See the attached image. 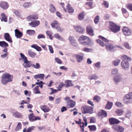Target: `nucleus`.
I'll list each match as a JSON object with an SVG mask.
<instances>
[{
    "instance_id": "nucleus-28",
    "label": "nucleus",
    "mask_w": 132,
    "mask_h": 132,
    "mask_svg": "<svg viewBox=\"0 0 132 132\" xmlns=\"http://www.w3.org/2000/svg\"><path fill=\"white\" fill-rule=\"evenodd\" d=\"M49 6V11L51 12L54 13L56 12V9L55 7L52 4H50Z\"/></svg>"
},
{
    "instance_id": "nucleus-41",
    "label": "nucleus",
    "mask_w": 132,
    "mask_h": 132,
    "mask_svg": "<svg viewBox=\"0 0 132 132\" xmlns=\"http://www.w3.org/2000/svg\"><path fill=\"white\" fill-rule=\"evenodd\" d=\"M21 128L22 125L21 123L20 122H18V124L15 128V130L16 131H18L20 130Z\"/></svg>"
},
{
    "instance_id": "nucleus-5",
    "label": "nucleus",
    "mask_w": 132,
    "mask_h": 132,
    "mask_svg": "<svg viewBox=\"0 0 132 132\" xmlns=\"http://www.w3.org/2000/svg\"><path fill=\"white\" fill-rule=\"evenodd\" d=\"M98 37L99 38L102 40L103 41L98 39L96 40V41L102 47L106 46V44H108L109 43V41L108 40L101 36H99Z\"/></svg>"
},
{
    "instance_id": "nucleus-6",
    "label": "nucleus",
    "mask_w": 132,
    "mask_h": 132,
    "mask_svg": "<svg viewBox=\"0 0 132 132\" xmlns=\"http://www.w3.org/2000/svg\"><path fill=\"white\" fill-rule=\"evenodd\" d=\"M123 101L125 104H129L132 103V92H129L124 96Z\"/></svg>"
},
{
    "instance_id": "nucleus-55",
    "label": "nucleus",
    "mask_w": 132,
    "mask_h": 132,
    "mask_svg": "<svg viewBox=\"0 0 132 132\" xmlns=\"http://www.w3.org/2000/svg\"><path fill=\"white\" fill-rule=\"evenodd\" d=\"M103 3L102 4L104 5L106 8H108L109 6V3L108 2L105 1H103Z\"/></svg>"
},
{
    "instance_id": "nucleus-9",
    "label": "nucleus",
    "mask_w": 132,
    "mask_h": 132,
    "mask_svg": "<svg viewBox=\"0 0 132 132\" xmlns=\"http://www.w3.org/2000/svg\"><path fill=\"white\" fill-rule=\"evenodd\" d=\"M122 31L123 34L126 36H130L132 34L131 29L126 27H124L122 28Z\"/></svg>"
},
{
    "instance_id": "nucleus-18",
    "label": "nucleus",
    "mask_w": 132,
    "mask_h": 132,
    "mask_svg": "<svg viewBox=\"0 0 132 132\" xmlns=\"http://www.w3.org/2000/svg\"><path fill=\"white\" fill-rule=\"evenodd\" d=\"M4 37L5 39L8 42L11 43H12L11 37L8 33H5L4 34Z\"/></svg>"
},
{
    "instance_id": "nucleus-43",
    "label": "nucleus",
    "mask_w": 132,
    "mask_h": 132,
    "mask_svg": "<svg viewBox=\"0 0 132 132\" xmlns=\"http://www.w3.org/2000/svg\"><path fill=\"white\" fill-rule=\"evenodd\" d=\"M13 116L16 118H20L22 117L21 114L18 112H16L14 113Z\"/></svg>"
},
{
    "instance_id": "nucleus-35",
    "label": "nucleus",
    "mask_w": 132,
    "mask_h": 132,
    "mask_svg": "<svg viewBox=\"0 0 132 132\" xmlns=\"http://www.w3.org/2000/svg\"><path fill=\"white\" fill-rule=\"evenodd\" d=\"M33 93L35 94H39L40 92L39 90V86H36L33 89Z\"/></svg>"
},
{
    "instance_id": "nucleus-38",
    "label": "nucleus",
    "mask_w": 132,
    "mask_h": 132,
    "mask_svg": "<svg viewBox=\"0 0 132 132\" xmlns=\"http://www.w3.org/2000/svg\"><path fill=\"white\" fill-rule=\"evenodd\" d=\"M27 34L30 36L34 35L35 33V32L34 30H28L26 31Z\"/></svg>"
},
{
    "instance_id": "nucleus-58",
    "label": "nucleus",
    "mask_w": 132,
    "mask_h": 132,
    "mask_svg": "<svg viewBox=\"0 0 132 132\" xmlns=\"http://www.w3.org/2000/svg\"><path fill=\"white\" fill-rule=\"evenodd\" d=\"M50 89H51L52 90V92L50 93V94L51 95H52V94H54L55 93H56L58 91H59L58 89H54L52 88H50Z\"/></svg>"
},
{
    "instance_id": "nucleus-23",
    "label": "nucleus",
    "mask_w": 132,
    "mask_h": 132,
    "mask_svg": "<svg viewBox=\"0 0 132 132\" xmlns=\"http://www.w3.org/2000/svg\"><path fill=\"white\" fill-rule=\"evenodd\" d=\"M15 35L17 38H21L23 34L18 29H16L15 30Z\"/></svg>"
},
{
    "instance_id": "nucleus-63",
    "label": "nucleus",
    "mask_w": 132,
    "mask_h": 132,
    "mask_svg": "<svg viewBox=\"0 0 132 132\" xmlns=\"http://www.w3.org/2000/svg\"><path fill=\"white\" fill-rule=\"evenodd\" d=\"M45 36L43 34L39 35L37 36V38L38 39H40L42 38H45Z\"/></svg>"
},
{
    "instance_id": "nucleus-11",
    "label": "nucleus",
    "mask_w": 132,
    "mask_h": 132,
    "mask_svg": "<svg viewBox=\"0 0 132 132\" xmlns=\"http://www.w3.org/2000/svg\"><path fill=\"white\" fill-rule=\"evenodd\" d=\"M38 19V16L36 14L30 15L27 18V19L28 21H34V20H36Z\"/></svg>"
},
{
    "instance_id": "nucleus-27",
    "label": "nucleus",
    "mask_w": 132,
    "mask_h": 132,
    "mask_svg": "<svg viewBox=\"0 0 132 132\" xmlns=\"http://www.w3.org/2000/svg\"><path fill=\"white\" fill-rule=\"evenodd\" d=\"M65 87H67L73 86V85L72 82V81L71 80H66L65 81Z\"/></svg>"
},
{
    "instance_id": "nucleus-8",
    "label": "nucleus",
    "mask_w": 132,
    "mask_h": 132,
    "mask_svg": "<svg viewBox=\"0 0 132 132\" xmlns=\"http://www.w3.org/2000/svg\"><path fill=\"white\" fill-rule=\"evenodd\" d=\"M89 40L88 37L86 36L82 35L79 38L78 41L80 44L85 45H88L87 42Z\"/></svg>"
},
{
    "instance_id": "nucleus-64",
    "label": "nucleus",
    "mask_w": 132,
    "mask_h": 132,
    "mask_svg": "<svg viewBox=\"0 0 132 132\" xmlns=\"http://www.w3.org/2000/svg\"><path fill=\"white\" fill-rule=\"evenodd\" d=\"M96 122V119L95 118L92 117L90 119V123H95Z\"/></svg>"
},
{
    "instance_id": "nucleus-15",
    "label": "nucleus",
    "mask_w": 132,
    "mask_h": 132,
    "mask_svg": "<svg viewBox=\"0 0 132 132\" xmlns=\"http://www.w3.org/2000/svg\"><path fill=\"white\" fill-rule=\"evenodd\" d=\"M66 12H68L70 13H73L74 12V10L73 9L71 5L69 3H68L66 6Z\"/></svg>"
},
{
    "instance_id": "nucleus-14",
    "label": "nucleus",
    "mask_w": 132,
    "mask_h": 132,
    "mask_svg": "<svg viewBox=\"0 0 132 132\" xmlns=\"http://www.w3.org/2000/svg\"><path fill=\"white\" fill-rule=\"evenodd\" d=\"M109 122L110 124L112 125H117L119 123L120 121L115 118H111L109 119Z\"/></svg>"
},
{
    "instance_id": "nucleus-36",
    "label": "nucleus",
    "mask_w": 132,
    "mask_h": 132,
    "mask_svg": "<svg viewBox=\"0 0 132 132\" xmlns=\"http://www.w3.org/2000/svg\"><path fill=\"white\" fill-rule=\"evenodd\" d=\"M113 103L108 101L106 105L105 108L108 109H110L112 108L113 105Z\"/></svg>"
},
{
    "instance_id": "nucleus-34",
    "label": "nucleus",
    "mask_w": 132,
    "mask_h": 132,
    "mask_svg": "<svg viewBox=\"0 0 132 132\" xmlns=\"http://www.w3.org/2000/svg\"><path fill=\"white\" fill-rule=\"evenodd\" d=\"M31 47L35 49L38 51H40L42 50L41 48L37 44H34L31 46Z\"/></svg>"
},
{
    "instance_id": "nucleus-53",
    "label": "nucleus",
    "mask_w": 132,
    "mask_h": 132,
    "mask_svg": "<svg viewBox=\"0 0 132 132\" xmlns=\"http://www.w3.org/2000/svg\"><path fill=\"white\" fill-rule=\"evenodd\" d=\"M32 67L36 69H38L40 68V66L39 63H37L35 64H33Z\"/></svg>"
},
{
    "instance_id": "nucleus-52",
    "label": "nucleus",
    "mask_w": 132,
    "mask_h": 132,
    "mask_svg": "<svg viewBox=\"0 0 132 132\" xmlns=\"http://www.w3.org/2000/svg\"><path fill=\"white\" fill-rule=\"evenodd\" d=\"M65 85L63 82H61L58 87L57 88L58 90L59 91L61 90L62 88Z\"/></svg>"
},
{
    "instance_id": "nucleus-47",
    "label": "nucleus",
    "mask_w": 132,
    "mask_h": 132,
    "mask_svg": "<svg viewBox=\"0 0 132 132\" xmlns=\"http://www.w3.org/2000/svg\"><path fill=\"white\" fill-rule=\"evenodd\" d=\"M126 7L129 10L132 11V4H127L126 5Z\"/></svg>"
},
{
    "instance_id": "nucleus-49",
    "label": "nucleus",
    "mask_w": 132,
    "mask_h": 132,
    "mask_svg": "<svg viewBox=\"0 0 132 132\" xmlns=\"http://www.w3.org/2000/svg\"><path fill=\"white\" fill-rule=\"evenodd\" d=\"M120 60L118 59H117L116 60L113 61L112 62L113 64L115 66H117L120 62Z\"/></svg>"
},
{
    "instance_id": "nucleus-13",
    "label": "nucleus",
    "mask_w": 132,
    "mask_h": 132,
    "mask_svg": "<svg viewBox=\"0 0 132 132\" xmlns=\"http://www.w3.org/2000/svg\"><path fill=\"white\" fill-rule=\"evenodd\" d=\"M112 128L117 132H123L124 130L123 127L119 125H114L112 126Z\"/></svg>"
},
{
    "instance_id": "nucleus-17",
    "label": "nucleus",
    "mask_w": 132,
    "mask_h": 132,
    "mask_svg": "<svg viewBox=\"0 0 132 132\" xmlns=\"http://www.w3.org/2000/svg\"><path fill=\"white\" fill-rule=\"evenodd\" d=\"M51 25L53 28H56L59 25H60V24L58 21L54 20L51 23Z\"/></svg>"
},
{
    "instance_id": "nucleus-24",
    "label": "nucleus",
    "mask_w": 132,
    "mask_h": 132,
    "mask_svg": "<svg viewBox=\"0 0 132 132\" xmlns=\"http://www.w3.org/2000/svg\"><path fill=\"white\" fill-rule=\"evenodd\" d=\"M75 29L79 32L82 33L85 31L84 28H82L80 26H74Z\"/></svg>"
},
{
    "instance_id": "nucleus-60",
    "label": "nucleus",
    "mask_w": 132,
    "mask_h": 132,
    "mask_svg": "<svg viewBox=\"0 0 132 132\" xmlns=\"http://www.w3.org/2000/svg\"><path fill=\"white\" fill-rule=\"evenodd\" d=\"M55 60L56 62L59 64H61L62 63V62L60 59L58 57L55 58Z\"/></svg>"
},
{
    "instance_id": "nucleus-10",
    "label": "nucleus",
    "mask_w": 132,
    "mask_h": 132,
    "mask_svg": "<svg viewBox=\"0 0 132 132\" xmlns=\"http://www.w3.org/2000/svg\"><path fill=\"white\" fill-rule=\"evenodd\" d=\"M86 32L89 36H93L94 35V31L92 26L88 25L86 27Z\"/></svg>"
},
{
    "instance_id": "nucleus-37",
    "label": "nucleus",
    "mask_w": 132,
    "mask_h": 132,
    "mask_svg": "<svg viewBox=\"0 0 132 132\" xmlns=\"http://www.w3.org/2000/svg\"><path fill=\"white\" fill-rule=\"evenodd\" d=\"M20 55L21 58L23 60L24 62V63H27V57L22 53H20Z\"/></svg>"
},
{
    "instance_id": "nucleus-61",
    "label": "nucleus",
    "mask_w": 132,
    "mask_h": 132,
    "mask_svg": "<svg viewBox=\"0 0 132 132\" xmlns=\"http://www.w3.org/2000/svg\"><path fill=\"white\" fill-rule=\"evenodd\" d=\"M127 113L126 114L125 117L126 118H129L131 115V112L130 111H128Z\"/></svg>"
},
{
    "instance_id": "nucleus-3",
    "label": "nucleus",
    "mask_w": 132,
    "mask_h": 132,
    "mask_svg": "<svg viewBox=\"0 0 132 132\" xmlns=\"http://www.w3.org/2000/svg\"><path fill=\"white\" fill-rule=\"evenodd\" d=\"M109 28L112 32L116 33L118 32L120 30V27L112 22H109Z\"/></svg>"
},
{
    "instance_id": "nucleus-57",
    "label": "nucleus",
    "mask_w": 132,
    "mask_h": 132,
    "mask_svg": "<svg viewBox=\"0 0 132 132\" xmlns=\"http://www.w3.org/2000/svg\"><path fill=\"white\" fill-rule=\"evenodd\" d=\"M118 73V69L116 68L113 69L111 73L112 75L117 74Z\"/></svg>"
},
{
    "instance_id": "nucleus-33",
    "label": "nucleus",
    "mask_w": 132,
    "mask_h": 132,
    "mask_svg": "<svg viewBox=\"0 0 132 132\" xmlns=\"http://www.w3.org/2000/svg\"><path fill=\"white\" fill-rule=\"evenodd\" d=\"M28 54L32 58H34L36 55V53L32 52L31 50H28Z\"/></svg>"
},
{
    "instance_id": "nucleus-44",
    "label": "nucleus",
    "mask_w": 132,
    "mask_h": 132,
    "mask_svg": "<svg viewBox=\"0 0 132 132\" xmlns=\"http://www.w3.org/2000/svg\"><path fill=\"white\" fill-rule=\"evenodd\" d=\"M60 25H59L56 28L57 31L60 32H61L63 31L64 30V28L60 26Z\"/></svg>"
},
{
    "instance_id": "nucleus-29",
    "label": "nucleus",
    "mask_w": 132,
    "mask_h": 132,
    "mask_svg": "<svg viewBox=\"0 0 132 132\" xmlns=\"http://www.w3.org/2000/svg\"><path fill=\"white\" fill-rule=\"evenodd\" d=\"M85 16V12H84L80 13L78 15V19L80 21L84 20Z\"/></svg>"
},
{
    "instance_id": "nucleus-51",
    "label": "nucleus",
    "mask_w": 132,
    "mask_h": 132,
    "mask_svg": "<svg viewBox=\"0 0 132 132\" xmlns=\"http://www.w3.org/2000/svg\"><path fill=\"white\" fill-rule=\"evenodd\" d=\"M98 78V76L96 74H94L92 76H89V80H92L93 79H96Z\"/></svg>"
},
{
    "instance_id": "nucleus-7",
    "label": "nucleus",
    "mask_w": 132,
    "mask_h": 132,
    "mask_svg": "<svg viewBox=\"0 0 132 132\" xmlns=\"http://www.w3.org/2000/svg\"><path fill=\"white\" fill-rule=\"evenodd\" d=\"M81 110L84 114L92 113L93 112V108L88 106L84 105L81 107Z\"/></svg>"
},
{
    "instance_id": "nucleus-21",
    "label": "nucleus",
    "mask_w": 132,
    "mask_h": 132,
    "mask_svg": "<svg viewBox=\"0 0 132 132\" xmlns=\"http://www.w3.org/2000/svg\"><path fill=\"white\" fill-rule=\"evenodd\" d=\"M123 79V76L120 75L116 76L114 78V80L116 82H118L122 80Z\"/></svg>"
},
{
    "instance_id": "nucleus-59",
    "label": "nucleus",
    "mask_w": 132,
    "mask_h": 132,
    "mask_svg": "<svg viewBox=\"0 0 132 132\" xmlns=\"http://www.w3.org/2000/svg\"><path fill=\"white\" fill-rule=\"evenodd\" d=\"M35 84L39 85L38 86L39 87H40V88H42L43 87V82L42 81H41L39 82H37L35 83Z\"/></svg>"
},
{
    "instance_id": "nucleus-48",
    "label": "nucleus",
    "mask_w": 132,
    "mask_h": 132,
    "mask_svg": "<svg viewBox=\"0 0 132 132\" xmlns=\"http://www.w3.org/2000/svg\"><path fill=\"white\" fill-rule=\"evenodd\" d=\"M34 117L33 113L30 114L28 115L29 119L31 121H33Z\"/></svg>"
},
{
    "instance_id": "nucleus-1",
    "label": "nucleus",
    "mask_w": 132,
    "mask_h": 132,
    "mask_svg": "<svg viewBox=\"0 0 132 132\" xmlns=\"http://www.w3.org/2000/svg\"><path fill=\"white\" fill-rule=\"evenodd\" d=\"M13 79V75L8 73H5L2 75L1 78V81L3 84L6 85L7 83L12 82Z\"/></svg>"
},
{
    "instance_id": "nucleus-4",
    "label": "nucleus",
    "mask_w": 132,
    "mask_h": 132,
    "mask_svg": "<svg viewBox=\"0 0 132 132\" xmlns=\"http://www.w3.org/2000/svg\"><path fill=\"white\" fill-rule=\"evenodd\" d=\"M64 99L66 101V107L68 108H74L76 105V102L70 99L69 97H66Z\"/></svg>"
},
{
    "instance_id": "nucleus-25",
    "label": "nucleus",
    "mask_w": 132,
    "mask_h": 132,
    "mask_svg": "<svg viewBox=\"0 0 132 132\" xmlns=\"http://www.w3.org/2000/svg\"><path fill=\"white\" fill-rule=\"evenodd\" d=\"M77 59V61L78 62H80L83 60V56L80 54H76L75 55Z\"/></svg>"
},
{
    "instance_id": "nucleus-62",
    "label": "nucleus",
    "mask_w": 132,
    "mask_h": 132,
    "mask_svg": "<svg viewBox=\"0 0 132 132\" xmlns=\"http://www.w3.org/2000/svg\"><path fill=\"white\" fill-rule=\"evenodd\" d=\"M86 4L88 5L90 8H92L93 6V3L92 2H87Z\"/></svg>"
},
{
    "instance_id": "nucleus-26",
    "label": "nucleus",
    "mask_w": 132,
    "mask_h": 132,
    "mask_svg": "<svg viewBox=\"0 0 132 132\" xmlns=\"http://www.w3.org/2000/svg\"><path fill=\"white\" fill-rule=\"evenodd\" d=\"M35 127L34 126H31L29 127L27 129L26 128H24L23 130V132H31L34 130Z\"/></svg>"
},
{
    "instance_id": "nucleus-42",
    "label": "nucleus",
    "mask_w": 132,
    "mask_h": 132,
    "mask_svg": "<svg viewBox=\"0 0 132 132\" xmlns=\"http://www.w3.org/2000/svg\"><path fill=\"white\" fill-rule=\"evenodd\" d=\"M115 112L118 115L120 116L123 113V111L122 109H117L116 111Z\"/></svg>"
},
{
    "instance_id": "nucleus-30",
    "label": "nucleus",
    "mask_w": 132,
    "mask_h": 132,
    "mask_svg": "<svg viewBox=\"0 0 132 132\" xmlns=\"http://www.w3.org/2000/svg\"><path fill=\"white\" fill-rule=\"evenodd\" d=\"M40 108L44 112H48L50 111L49 107L45 105L42 106Z\"/></svg>"
},
{
    "instance_id": "nucleus-56",
    "label": "nucleus",
    "mask_w": 132,
    "mask_h": 132,
    "mask_svg": "<svg viewBox=\"0 0 132 132\" xmlns=\"http://www.w3.org/2000/svg\"><path fill=\"white\" fill-rule=\"evenodd\" d=\"M31 4V3H30L26 2L24 3L23 4V6L25 8H27Z\"/></svg>"
},
{
    "instance_id": "nucleus-40",
    "label": "nucleus",
    "mask_w": 132,
    "mask_h": 132,
    "mask_svg": "<svg viewBox=\"0 0 132 132\" xmlns=\"http://www.w3.org/2000/svg\"><path fill=\"white\" fill-rule=\"evenodd\" d=\"M44 74H40L36 75L34 76V78L36 79H37V78H39L41 79H43L44 78Z\"/></svg>"
},
{
    "instance_id": "nucleus-45",
    "label": "nucleus",
    "mask_w": 132,
    "mask_h": 132,
    "mask_svg": "<svg viewBox=\"0 0 132 132\" xmlns=\"http://www.w3.org/2000/svg\"><path fill=\"white\" fill-rule=\"evenodd\" d=\"M55 37L60 40H63V38L58 33H56L54 35Z\"/></svg>"
},
{
    "instance_id": "nucleus-16",
    "label": "nucleus",
    "mask_w": 132,
    "mask_h": 132,
    "mask_svg": "<svg viewBox=\"0 0 132 132\" xmlns=\"http://www.w3.org/2000/svg\"><path fill=\"white\" fill-rule=\"evenodd\" d=\"M40 23L39 21L35 20L32 21L31 22L29 23V25L32 27H36L38 26Z\"/></svg>"
},
{
    "instance_id": "nucleus-2",
    "label": "nucleus",
    "mask_w": 132,
    "mask_h": 132,
    "mask_svg": "<svg viewBox=\"0 0 132 132\" xmlns=\"http://www.w3.org/2000/svg\"><path fill=\"white\" fill-rule=\"evenodd\" d=\"M121 59L123 61L121 63V66L125 70H127L129 66V63L128 61H126V60L131 61L132 60L131 58L129 56L125 55L121 56Z\"/></svg>"
},
{
    "instance_id": "nucleus-46",
    "label": "nucleus",
    "mask_w": 132,
    "mask_h": 132,
    "mask_svg": "<svg viewBox=\"0 0 132 132\" xmlns=\"http://www.w3.org/2000/svg\"><path fill=\"white\" fill-rule=\"evenodd\" d=\"M47 35L49 36L50 39H53V37L52 36V32L48 30L46 32Z\"/></svg>"
},
{
    "instance_id": "nucleus-20",
    "label": "nucleus",
    "mask_w": 132,
    "mask_h": 132,
    "mask_svg": "<svg viewBox=\"0 0 132 132\" xmlns=\"http://www.w3.org/2000/svg\"><path fill=\"white\" fill-rule=\"evenodd\" d=\"M68 39L71 45L75 46L77 45V43L76 41L74 39L73 37L70 36Z\"/></svg>"
},
{
    "instance_id": "nucleus-22",
    "label": "nucleus",
    "mask_w": 132,
    "mask_h": 132,
    "mask_svg": "<svg viewBox=\"0 0 132 132\" xmlns=\"http://www.w3.org/2000/svg\"><path fill=\"white\" fill-rule=\"evenodd\" d=\"M98 115L99 117H106L107 116V113L105 111L102 110L98 112Z\"/></svg>"
},
{
    "instance_id": "nucleus-54",
    "label": "nucleus",
    "mask_w": 132,
    "mask_h": 132,
    "mask_svg": "<svg viewBox=\"0 0 132 132\" xmlns=\"http://www.w3.org/2000/svg\"><path fill=\"white\" fill-rule=\"evenodd\" d=\"M99 16L98 15L96 16L94 19V22L95 24L97 23L99 21Z\"/></svg>"
},
{
    "instance_id": "nucleus-50",
    "label": "nucleus",
    "mask_w": 132,
    "mask_h": 132,
    "mask_svg": "<svg viewBox=\"0 0 132 132\" xmlns=\"http://www.w3.org/2000/svg\"><path fill=\"white\" fill-rule=\"evenodd\" d=\"M30 62H29L27 60V63H26L25 67L29 68L31 67H32L33 64L31 63Z\"/></svg>"
},
{
    "instance_id": "nucleus-39",
    "label": "nucleus",
    "mask_w": 132,
    "mask_h": 132,
    "mask_svg": "<svg viewBox=\"0 0 132 132\" xmlns=\"http://www.w3.org/2000/svg\"><path fill=\"white\" fill-rule=\"evenodd\" d=\"M89 130L91 131H95L96 130V128L95 125H89L88 126Z\"/></svg>"
},
{
    "instance_id": "nucleus-19",
    "label": "nucleus",
    "mask_w": 132,
    "mask_h": 132,
    "mask_svg": "<svg viewBox=\"0 0 132 132\" xmlns=\"http://www.w3.org/2000/svg\"><path fill=\"white\" fill-rule=\"evenodd\" d=\"M0 6L4 10L7 9L9 7L7 3L5 2H1L0 3Z\"/></svg>"
},
{
    "instance_id": "nucleus-12",
    "label": "nucleus",
    "mask_w": 132,
    "mask_h": 132,
    "mask_svg": "<svg viewBox=\"0 0 132 132\" xmlns=\"http://www.w3.org/2000/svg\"><path fill=\"white\" fill-rule=\"evenodd\" d=\"M106 48L108 51L114 52L117 50L116 47L112 44H110L106 45Z\"/></svg>"
},
{
    "instance_id": "nucleus-32",
    "label": "nucleus",
    "mask_w": 132,
    "mask_h": 132,
    "mask_svg": "<svg viewBox=\"0 0 132 132\" xmlns=\"http://www.w3.org/2000/svg\"><path fill=\"white\" fill-rule=\"evenodd\" d=\"M101 100V97L97 95H95L93 98V101L96 102H99Z\"/></svg>"
},
{
    "instance_id": "nucleus-31",
    "label": "nucleus",
    "mask_w": 132,
    "mask_h": 132,
    "mask_svg": "<svg viewBox=\"0 0 132 132\" xmlns=\"http://www.w3.org/2000/svg\"><path fill=\"white\" fill-rule=\"evenodd\" d=\"M2 18L1 19L2 21H4L6 22L7 21V17L6 16L5 14L4 13H2L1 15Z\"/></svg>"
}]
</instances>
